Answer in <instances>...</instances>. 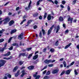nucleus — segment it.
Segmentation results:
<instances>
[{
    "mask_svg": "<svg viewBox=\"0 0 79 79\" xmlns=\"http://www.w3.org/2000/svg\"><path fill=\"white\" fill-rule=\"evenodd\" d=\"M51 60V63H53V62H55V60Z\"/></svg>",
    "mask_w": 79,
    "mask_h": 79,
    "instance_id": "63",
    "label": "nucleus"
},
{
    "mask_svg": "<svg viewBox=\"0 0 79 79\" xmlns=\"http://www.w3.org/2000/svg\"><path fill=\"white\" fill-rule=\"evenodd\" d=\"M71 69L68 70L65 72V74H69L70 73H71Z\"/></svg>",
    "mask_w": 79,
    "mask_h": 79,
    "instance_id": "13",
    "label": "nucleus"
},
{
    "mask_svg": "<svg viewBox=\"0 0 79 79\" xmlns=\"http://www.w3.org/2000/svg\"><path fill=\"white\" fill-rule=\"evenodd\" d=\"M59 72V70L58 69H55L53 70L52 71V73L55 74H56V73H58Z\"/></svg>",
    "mask_w": 79,
    "mask_h": 79,
    "instance_id": "6",
    "label": "nucleus"
},
{
    "mask_svg": "<svg viewBox=\"0 0 79 79\" xmlns=\"http://www.w3.org/2000/svg\"><path fill=\"white\" fill-rule=\"evenodd\" d=\"M72 44V43H70L68 44L64 48V49H66L67 48H68L69 47H70V46H71V45Z\"/></svg>",
    "mask_w": 79,
    "mask_h": 79,
    "instance_id": "19",
    "label": "nucleus"
},
{
    "mask_svg": "<svg viewBox=\"0 0 79 79\" xmlns=\"http://www.w3.org/2000/svg\"><path fill=\"white\" fill-rule=\"evenodd\" d=\"M48 66L49 67H53V64H49L48 65Z\"/></svg>",
    "mask_w": 79,
    "mask_h": 79,
    "instance_id": "44",
    "label": "nucleus"
},
{
    "mask_svg": "<svg viewBox=\"0 0 79 79\" xmlns=\"http://www.w3.org/2000/svg\"><path fill=\"white\" fill-rule=\"evenodd\" d=\"M47 13L45 12L44 13V19H45V18H46L47 17Z\"/></svg>",
    "mask_w": 79,
    "mask_h": 79,
    "instance_id": "29",
    "label": "nucleus"
},
{
    "mask_svg": "<svg viewBox=\"0 0 79 79\" xmlns=\"http://www.w3.org/2000/svg\"><path fill=\"white\" fill-rule=\"evenodd\" d=\"M10 2H6L5 5H4V6H6L7 5H8V3H9Z\"/></svg>",
    "mask_w": 79,
    "mask_h": 79,
    "instance_id": "60",
    "label": "nucleus"
},
{
    "mask_svg": "<svg viewBox=\"0 0 79 79\" xmlns=\"http://www.w3.org/2000/svg\"><path fill=\"white\" fill-rule=\"evenodd\" d=\"M12 45H13V46H18V44L16 43H15L12 44Z\"/></svg>",
    "mask_w": 79,
    "mask_h": 79,
    "instance_id": "31",
    "label": "nucleus"
},
{
    "mask_svg": "<svg viewBox=\"0 0 79 79\" xmlns=\"http://www.w3.org/2000/svg\"><path fill=\"white\" fill-rule=\"evenodd\" d=\"M22 74L21 75V76L22 77H23V76H24L25 74H26V73H25V70H23L22 71Z\"/></svg>",
    "mask_w": 79,
    "mask_h": 79,
    "instance_id": "11",
    "label": "nucleus"
},
{
    "mask_svg": "<svg viewBox=\"0 0 79 79\" xmlns=\"http://www.w3.org/2000/svg\"><path fill=\"white\" fill-rule=\"evenodd\" d=\"M55 27V25H52V26L48 30V35H49L51 34V32H52V31L53 30V28L54 27Z\"/></svg>",
    "mask_w": 79,
    "mask_h": 79,
    "instance_id": "3",
    "label": "nucleus"
},
{
    "mask_svg": "<svg viewBox=\"0 0 79 79\" xmlns=\"http://www.w3.org/2000/svg\"><path fill=\"white\" fill-rule=\"evenodd\" d=\"M26 56V52L23 53H20L19 54V58L20 56Z\"/></svg>",
    "mask_w": 79,
    "mask_h": 79,
    "instance_id": "14",
    "label": "nucleus"
},
{
    "mask_svg": "<svg viewBox=\"0 0 79 79\" xmlns=\"http://www.w3.org/2000/svg\"><path fill=\"white\" fill-rule=\"evenodd\" d=\"M5 75H7V76L8 77V78H11V75L10 74H8L7 75V74L6 73L5 74Z\"/></svg>",
    "mask_w": 79,
    "mask_h": 79,
    "instance_id": "28",
    "label": "nucleus"
},
{
    "mask_svg": "<svg viewBox=\"0 0 79 79\" xmlns=\"http://www.w3.org/2000/svg\"><path fill=\"white\" fill-rule=\"evenodd\" d=\"M65 70H63L60 74V76H63L64 74L65 73Z\"/></svg>",
    "mask_w": 79,
    "mask_h": 79,
    "instance_id": "30",
    "label": "nucleus"
},
{
    "mask_svg": "<svg viewBox=\"0 0 79 79\" xmlns=\"http://www.w3.org/2000/svg\"><path fill=\"white\" fill-rule=\"evenodd\" d=\"M33 28L34 29H37V26L36 25H35L33 27Z\"/></svg>",
    "mask_w": 79,
    "mask_h": 79,
    "instance_id": "55",
    "label": "nucleus"
},
{
    "mask_svg": "<svg viewBox=\"0 0 79 79\" xmlns=\"http://www.w3.org/2000/svg\"><path fill=\"white\" fill-rule=\"evenodd\" d=\"M73 18H71V17H69L68 19V21H70V23L72 24L73 23Z\"/></svg>",
    "mask_w": 79,
    "mask_h": 79,
    "instance_id": "9",
    "label": "nucleus"
},
{
    "mask_svg": "<svg viewBox=\"0 0 79 79\" xmlns=\"http://www.w3.org/2000/svg\"><path fill=\"white\" fill-rule=\"evenodd\" d=\"M63 27L64 28V29H65L66 27V25H65V24H63Z\"/></svg>",
    "mask_w": 79,
    "mask_h": 79,
    "instance_id": "62",
    "label": "nucleus"
},
{
    "mask_svg": "<svg viewBox=\"0 0 79 79\" xmlns=\"http://www.w3.org/2000/svg\"><path fill=\"white\" fill-rule=\"evenodd\" d=\"M24 35V33H21L20 35H19L18 36V38L19 39H20V40H21V39H23V37Z\"/></svg>",
    "mask_w": 79,
    "mask_h": 79,
    "instance_id": "5",
    "label": "nucleus"
},
{
    "mask_svg": "<svg viewBox=\"0 0 79 79\" xmlns=\"http://www.w3.org/2000/svg\"><path fill=\"white\" fill-rule=\"evenodd\" d=\"M44 79H49V77H48V76H44Z\"/></svg>",
    "mask_w": 79,
    "mask_h": 79,
    "instance_id": "34",
    "label": "nucleus"
},
{
    "mask_svg": "<svg viewBox=\"0 0 79 79\" xmlns=\"http://www.w3.org/2000/svg\"><path fill=\"white\" fill-rule=\"evenodd\" d=\"M13 58V56H10V57L8 58V60H11Z\"/></svg>",
    "mask_w": 79,
    "mask_h": 79,
    "instance_id": "54",
    "label": "nucleus"
},
{
    "mask_svg": "<svg viewBox=\"0 0 79 79\" xmlns=\"http://www.w3.org/2000/svg\"><path fill=\"white\" fill-rule=\"evenodd\" d=\"M42 32H43V35H44L45 34V30L43 29V27H42Z\"/></svg>",
    "mask_w": 79,
    "mask_h": 79,
    "instance_id": "27",
    "label": "nucleus"
},
{
    "mask_svg": "<svg viewBox=\"0 0 79 79\" xmlns=\"http://www.w3.org/2000/svg\"><path fill=\"white\" fill-rule=\"evenodd\" d=\"M63 64H64V67L65 68H66V61H64Z\"/></svg>",
    "mask_w": 79,
    "mask_h": 79,
    "instance_id": "33",
    "label": "nucleus"
},
{
    "mask_svg": "<svg viewBox=\"0 0 79 79\" xmlns=\"http://www.w3.org/2000/svg\"><path fill=\"white\" fill-rule=\"evenodd\" d=\"M46 51H47V48H45L44 49L43 52H46Z\"/></svg>",
    "mask_w": 79,
    "mask_h": 79,
    "instance_id": "57",
    "label": "nucleus"
},
{
    "mask_svg": "<svg viewBox=\"0 0 79 79\" xmlns=\"http://www.w3.org/2000/svg\"><path fill=\"white\" fill-rule=\"evenodd\" d=\"M38 54L35 55L33 58V60H36L37 58H38Z\"/></svg>",
    "mask_w": 79,
    "mask_h": 79,
    "instance_id": "21",
    "label": "nucleus"
},
{
    "mask_svg": "<svg viewBox=\"0 0 79 79\" xmlns=\"http://www.w3.org/2000/svg\"><path fill=\"white\" fill-rule=\"evenodd\" d=\"M13 47L12 46L10 47L9 48H8V49L9 50H13Z\"/></svg>",
    "mask_w": 79,
    "mask_h": 79,
    "instance_id": "47",
    "label": "nucleus"
},
{
    "mask_svg": "<svg viewBox=\"0 0 79 79\" xmlns=\"http://www.w3.org/2000/svg\"><path fill=\"white\" fill-rule=\"evenodd\" d=\"M20 46H24V44H23L22 45V41H20V44H19Z\"/></svg>",
    "mask_w": 79,
    "mask_h": 79,
    "instance_id": "39",
    "label": "nucleus"
},
{
    "mask_svg": "<svg viewBox=\"0 0 79 79\" xmlns=\"http://www.w3.org/2000/svg\"><path fill=\"white\" fill-rule=\"evenodd\" d=\"M3 41H4V39L2 38L0 39V43H2V42H3Z\"/></svg>",
    "mask_w": 79,
    "mask_h": 79,
    "instance_id": "41",
    "label": "nucleus"
},
{
    "mask_svg": "<svg viewBox=\"0 0 79 79\" xmlns=\"http://www.w3.org/2000/svg\"><path fill=\"white\" fill-rule=\"evenodd\" d=\"M39 19H42V16L41 15H40L39 17Z\"/></svg>",
    "mask_w": 79,
    "mask_h": 79,
    "instance_id": "58",
    "label": "nucleus"
},
{
    "mask_svg": "<svg viewBox=\"0 0 79 79\" xmlns=\"http://www.w3.org/2000/svg\"><path fill=\"white\" fill-rule=\"evenodd\" d=\"M11 39H12V37H11L8 40V43H10V42L11 41Z\"/></svg>",
    "mask_w": 79,
    "mask_h": 79,
    "instance_id": "49",
    "label": "nucleus"
},
{
    "mask_svg": "<svg viewBox=\"0 0 79 79\" xmlns=\"http://www.w3.org/2000/svg\"><path fill=\"white\" fill-rule=\"evenodd\" d=\"M59 19L60 21H63V18L61 16L59 17Z\"/></svg>",
    "mask_w": 79,
    "mask_h": 79,
    "instance_id": "26",
    "label": "nucleus"
},
{
    "mask_svg": "<svg viewBox=\"0 0 79 79\" xmlns=\"http://www.w3.org/2000/svg\"><path fill=\"white\" fill-rule=\"evenodd\" d=\"M74 73L75 75H77L78 74V73L77 72V70L76 69H74Z\"/></svg>",
    "mask_w": 79,
    "mask_h": 79,
    "instance_id": "38",
    "label": "nucleus"
},
{
    "mask_svg": "<svg viewBox=\"0 0 79 79\" xmlns=\"http://www.w3.org/2000/svg\"><path fill=\"white\" fill-rule=\"evenodd\" d=\"M54 3L55 4H56V5H57V4L58 3V1H57V0H55L54 1Z\"/></svg>",
    "mask_w": 79,
    "mask_h": 79,
    "instance_id": "52",
    "label": "nucleus"
},
{
    "mask_svg": "<svg viewBox=\"0 0 79 79\" xmlns=\"http://www.w3.org/2000/svg\"><path fill=\"white\" fill-rule=\"evenodd\" d=\"M58 42H59V40H57L55 43V45L56 46H58Z\"/></svg>",
    "mask_w": 79,
    "mask_h": 79,
    "instance_id": "42",
    "label": "nucleus"
},
{
    "mask_svg": "<svg viewBox=\"0 0 79 79\" xmlns=\"http://www.w3.org/2000/svg\"><path fill=\"white\" fill-rule=\"evenodd\" d=\"M67 9L68 11H70V10H71V8L70 7V6H68Z\"/></svg>",
    "mask_w": 79,
    "mask_h": 79,
    "instance_id": "32",
    "label": "nucleus"
},
{
    "mask_svg": "<svg viewBox=\"0 0 79 79\" xmlns=\"http://www.w3.org/2000/svg\"><path fill=\"white\" fill-rule=\"evenodd\" d=\"M18 69V66H16L15 67H14L13 70V72H15L16 71V70Z\"/></svg>",
    "mask_w": 79,
    "mask_h": 79,
    "instance_id": "17",
    "label": "nucleus"
},
{
    "mask_svg": "<svg viewBox=\"0 0 79 79\" xmlns=\"http://www.w3.org/2000/svg\"><path fill=\"white\" fill-rule=\"evenodd\" d=\"M50 72L49 71H48L47 72L46 75H50Z\"/></svg>",
    "mask_w": 79,
    "mask_h": 79,
    "instance_id": "35",
    "label": "nucleus"
},
{
    "mask_svg": "<svg viewBox=\"0 0 79 79\" xmlns=\"http://www.w3.org/2000/svg\"><path fill=\"white\" fill-rule=\"evenodd\" d=\"M14 23H15V21L13 20H11L9 23V25L11 26H12V25Z\"/></svg>",
    "mask_w": 79,
    "mask_h": 79,
    "instance_id": "8",
    "label": "nucleus"
},
{
    "mask_svg": "<svg viewBox=\"0 0 79 79\" xmlns=\"http://www.w3.org/2000/svg\"><path fill=\"white\" fill-rule=\"evenodd\" d=\"M32 3V1H30L29 4L28 5V6L25 8V10L27 11V10H30V8H31V4Z\"/></svg>",
    "mask_w": 79,
    "mask_h": 79,
    "instance_id": "4",
    "label": "nucleus"
},
{
    "mask_svg": "<svg viewBox=\"0 0 79 79\" xmlns=\"http://www.w3.org/2000/svg\"><path fill=\"white\" fill-rule=\"evenodd\" d=\"M62 3L63 5H64L66 3V2L64 0H63L62 1Z\"/></svg>",
    "mask_w": 79,
    "mask_h": 79,
    "instance_id": "48",
    "label": "nucleus"
},
{
    "mask_svg": "<svg viewBox=\"0 0 79 79\" xmlns=\"http://www.w3.org/2000/svg\"><path fill=\"white\" fill-rule=\"evenodd\" d=\"M37 74H38V73L37 72H36L35 73V74H34L33 75V77H36V76H37Z\"/></svg>",
    "mask_w": 79,
    "mask_h": 79,
    "instance_id": "36",
    "label": "nucleus"
},
{
    "mask_svg": "<svg viewBox=\"0 0 79 79\" xmlns=\"http://www.w3.org/2000/svg\"><path fill=\"white\" fill-rule=\"evenodd\" d=\"M60 29V26L59 25H58L56 27V33H58L59 30Z\"/></svg>",
    "mask_w": 79,
    "mask_h": 79,
    "instance_id": "10",
    "label": "nucleus"
},
{
    "mask_svg": "<svg viewBox=\"0 0 79 79\" xmlns=\"http://www.w3.org/2000/svg\"><path fill=\"white\" fill-rule=\"evenodd\" d=\"M2 10H0V16H1L2 15Z\"/></svg>",
    "mask_w": 79,
    "mask_h": 79,
    "instance_id": "64",
    "label": "nucleus"
},
{
    "mask_svg": "<svg viewBox=\"0 0 79 79\" xmlns=\"http://www.w3.org/2000/svg\"><path fill=\"white\" fill-rule=\"evenodd\" d=\"M11 54V52L9 51L7 53L5 54H2V56H10Z\"/></svg>",
    "mask_w": 79,
    "mask_h": 79,
    "instance_id": "7",
    "label": "nucleus"
},
{
    "mask_svg": "<svg viewBox=\"0 0 79 79\" xmlns=\"http://www.w3.org/2000/svg\"><path fill=\"white\" fill-rule=\"evenodd\" d=\"M6 61L4 60H0V68L2 66H3L6 63Z\"/></svg>",
    "mask_w": 79,
    "mask_h": 79,
    "instance_id": "1",
    "label": "nucleus"
},
{
    "mask_svg": "<svg viewBox=\"0 0 79 79\" xmlns=\"http://www.w3.org/2000/svg\"><path fill=\"white\" fill-rule=\"evenodd\" d=\"M69 32V30H66L65 31V34H68Z\"/></svg>",
    "mask_w": 79,
    "mask_h": 79,
    "instance_id": "43",
    "label": "nucleus"
},
{
    "mask_svg": "<svg viewBox=\"0 0 79 79\" xmlns=\"http://www.w3.org/2000/svg\"><path fill=\"white\" fill-rule=\"evenodd\" d=\"M51 60L47 59L44 61V62L46 64H48L49 63H51Z\"/></svg>",
    "mask_w": 79,
    "mask_h": 79,
    "instance_id": "15",
    "label": "nucleus"
},
{
    "mask_svg": "<svg viewBox=\"0 0 79 79\" xmlns=\"http://www.w3.org/2000/svg\"><path fill=\"white\" fill-rule=\"evenodd\" d=\"M19 65L21 66L23 64V62L21 60H20L19 61Z\"/></svg>",
    "mask_w": 79,
    "mask_h": 79,
    "instance_id": "37",
    "label": "nucleus"
},
{
    "mask_svg": "<svg viewBox=\"0 0 79 79\" xmlns=\"http://www.w3.org/2000/svg\"><path fill=\"white\" fill-rule=\"evenodd\" d=\"M19 71H18L17 73H16L15 75V77H18V76H19Z\"/></svg>",
    "mask_w": 79,
    "mask_h": 79,
    "instance_id": "24",
    "label": "nucleus"
},
{
    "mask_svg": "<svg viewBox=\"0 0 79 79\" xmlns=\"http://www.w3.org/2000/svg\"><path fill=\"white\" fill-rule=\"evenodd\" d=\"M32 56V54H31L29 55L28 57V59H29L31 57V56Z\"/></svg>",
    "mask_w": 79,
    "mask_h": 79,
    "instance_id": "40",
    "label": "nucleus"
},
{
    "mask_svg": "<svg viewBox=\"0 0 79 79\" xmlns=\"http://www.w3.org/2000/svg\"><path fill=\"white\" fill-rule=\"evenodd\" d=\"M31 49H32V47L28 48H27V50H28V51L31 50Z\"/></svg>",
    "mask_w": 79,
    "mask_h": 79,
    "instance_id": "51",
    "label": "nucleus"
},
{
    "mask_svg": "<svg viewBox=\"0 0 79 79\" xmlns=\"http://www.w3.org/2000/svg\"><path fill=\"white\" fill-rule=\"evenodd\" d=\"M46 72H47V70H45L43 72V74H45Z\"/></svg>",
    "mask_w": 79,
    "mask_h": 79,
    "instance_id": "59",
    "label": "nucleus"
},
{
    "mask_svg": "<svg viewBox=\"0 0 79 79\" xmlns=\"http://www.w3.org/2000/svg\"><path fill=\"white\" fill-rule=\"evenodd\" d=\"M47 68V66H45L41 70V71H43L44 69H46V68Z\"/></svg>",
    "mask_w": 79,
    "mask_h": 79,
    "instance_id": "46",
    "label": "nucleus"
},
{
    "mask_svg": "<svg viewBox=\"0 0 79 79\" xmlns=\"http://www.w3.org/2000/svg\"><path fill=\"white\" fill-rule=\"evenodd\" d=\"M6 47L5 46H4V47H3L2 48V49L3 50V51H4V50H6L7 48H6Z\"/></svg>",
    "mask_w": 79,
    "mask_h": 79,
    "instance_id": "50",
    "label": "nucleus"
},
{
    "mask_svg": "<svg viewBox=\"0 0 79 79\" xmlns=\"http://www.w3.org/2000/svg\"><path fill=\"white\" fill-rule=\"evenodd\" d=\"M74 64V61H73L70 64V65L71 66H72V65H73Z\"/></svg>",
    "mask_w": 79,
    "mask_h": 79,
    "instance_id": "53",
    "label": "nucleus"
},
{
    "mask_svg": "<svg viewBox=\"0 0 79 79\" xmlns=\"http://www.w3.org/2000/svg\"><path fill=\"white\" fill-rule=\"evenodd\" d=\"M76 2H77V0H74V1L73 2V5H74V4L76 3Z\"/></svg>",
    "mask_w": 79,
    "mask_h": 79,
    "instance_id": "45",
    "label": "nucleus"
},
{
    "mask_svg": "<svg viewBox=\"0 0 79 79\" xmlns=\"http://www.w3.org/2000/svg\"><path fill=\"white\" fill-rule=\"evenodd\" d=\"M10 20V18L9 17H7L6 18H5L3 20V21H4V24L8 23V22H9Z\"/></svg>",
    "mask_w": 79,
    "mask_h": 79,
    "instance_id": "2",
    "label": "nucleus"
},
{
    "mask_svg": "<svg viewBox=\"0 0 79 79\" xmlns=\"http://www.w3.org/2000/svg\"><path fill=\"white\" fill-rule=\"evenodd\" d=\"M40 2H39V1H37V2L36 5H40Z\"/></svg>",
    "mask_w": 79,
    "mask_h": 79,
    "instance_id": "56",
    "label": "nucleus"
},
{
    "mask_svg": "<svg viewBox=\"0 0 79 79\" xmlns=\"http://www.w3.org/2000/svg\"><path fill=\"white\" fill-rule=\"evenodd\" d=\"M16 31H17V30L15 29L12 30L10 32V33L11 34H13V33H15V32H16Z\"/></svg>",
    "mask_w": 79,
    "mask_h": 79,
    "instance_id": "16",
    "label": "nucleus"
},
{
    "mask_svg": "<svg viewBox=\"0 0 79 79\" xmlns=\"http://www.w3.org/2000/svg\"><path fill=\"white\" fill-rule=\"evenodd\" d=\"M38 15H39V13H38L36 12V13H34L33 15V17H37V16H38Z\"/></svg>",
    "mask_w": 79,
    "mask_h": 79,
    "instance_id": "18",
    "label": "nucleus"
},
{
    "mask_svg": "<svg viewBox=\"0 0 79 79\" xmlns=\"http://www.w3.org/2000/svg\"><path fill=\"white\" fill-rule=\"evenodd\" d=\"M39 37H40V38H42V31H40V33L39 34Z\"/></svg>",
    "mask_w": 79,
    "mask_h": 79,
    "instance_id": "25",
    "label": "nucleus"
},
{
    "mask_svg": "<svg viewBox=\"0 0 79 79\" xmlns=\"http://www.w3.org/2000/svg\"><path fill=\"white\" fill-rule=\"evenodd\" d=\"M47 19L48 21H50V20H51V19H52V17L50 15H49L48 16Z\"/></svg>",
    "mask_w": 79,
    "mask_h": 79,
    "instance_id": "20",
    "label": "nucleus"
},
{
    "mask_svg": "<svg viewBox=\"0 0 79 79\" xmlns=\"http://www.w3.org/2000/svg\"><path fill=\"white\" fill-rule=\"evenodd\" d=\"M32 21L31 20H28L27 22V26H28V25H29V24L31 23H32Z\"/></svg>",
    "mask_w": 79,
    "mask_h": 79,
    "instance_id": "22",
    "label": "nucleus"
},
{
    "mask_svg": "<svg viewBox=\"0 0 79 79\" xmlns=\"http://www.w3.org/2000/svg\"><path fill=\"white\" fill-rule=\"evenodd\" d=\"M50 51L51 53H53V52H55V49L53 48H51L50 49Z\"/></svg>",
    "mask_w": 79,
    "mask_h": 79,
    "instance_id": "23",
    "label": "nucleus"
},
{
    "mask_svg": "<svg viewBox=\"0 0 79 79\" xmlns=\"http://www.w3.org/2000/svg\"><path fill=\"white\" fill-rule=\"evenodd\" d=\"M34 68V66L33 65H31L28 67V69L29 70H32Z\"/></svg>",
    "mask_w": 79,
    "mask_h": 79,
    "instance_id": "12",
    "label": "nucleus"
},
{
    "mask_svg": "<svg viewBox=\"0 0 79 79\" xmlns=\"http://www.w3.org/2000/svg\"><path fill=\"white\" fill-rule=\"evenodd\" d=\"M19 8H20L19 7H18L16 8V11H18V10H19Z\"/></svg>",
    "mask_w": 79,
    "mask_h": 79,
    "instance_id": "61",
    "label": "nucleus"
}]
</instances>
